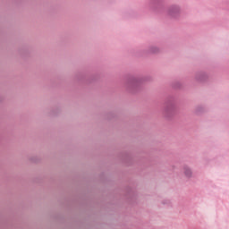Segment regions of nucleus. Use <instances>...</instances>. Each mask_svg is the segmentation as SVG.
I'll list each match as a JSON object with an SVG mask.
<instances>
[{"mask_svg":"<svg viewBox=\"0 0 229 229\" xmlns=\"http://www.w3.org/2000/svg\"><path fill=\"white\" fill-rule=\"evenodd\" d=\"M184 174H185V176L190 177L192 175V172L191 171V169L186 167V168H184Z\"/></svg>","mask_w":229,"mask_h":229,"instance_id":"f257e3e1","label":"nucleus"}]
</instances>
